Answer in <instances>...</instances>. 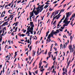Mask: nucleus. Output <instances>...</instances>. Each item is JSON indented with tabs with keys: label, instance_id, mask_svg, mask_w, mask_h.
Listing matches in <instances>:
<instances>
[{
	"label": "nucleus",
	"instance_id": "nucleus-1",
	"mask_svg": "<svg viewBox=\"0 0 75 75\" xmlns=\"http://www.w3.org/2000/svg\"><path fill=\"white\" fill-rule=\"evenodd\" d=\"M35 7H34L33 9V11H32V12H30V14H31V13H34L35 15H38L39 13L40 12V9H38V8L37 10L35 11Z\"/></svg>",
	"mask_w": 75,
	"mask_h": 75
},
{
	"label": "nucleus",
	"instance_id": "nucleus-2",
	"mask_svg": "<svg viewBox=\"0 0 75 75\" xmlns=\"http://www.w3.org/2000/svg\"><path fill=\"white\" fill-rule=\"evenodd\" d=\"M43 5H42L41 6H40V5H39L38 7V9H39V11L40 12H41V11L43 10Z\"/></svg>",
	"mask_w": 75,
	"mask_h": 75
},
{
	"label": "nucleus",
	"instance_id": "nucleus-3",
	"mask_svg": "<svg viewBox=\"0 0 75 75\" xmlns=\"http://www.w3.org/2000/svg\"><path fill=\"white\" fill-rule=\"evenodd\" d=\"M65 17V15H64L63 17L61 20H60V21L59 22V24L57 25V27H59V24L61 23V22H62V20H64Z\"/></svg>",
	"mask_w": 75,
	"mask_h": 75
},
{
	"label": "nucleus",
	"instance_id": "nucleus-4",
	"mask_svg": "<svg viewBox=\"0 0 75 75\" xmlns=\"http://www.w3.org/2000/svg\"><path fill=\"white\" fill-rule=\"evenodd\" d=\"M29 33H30L31 34H33V27H32V28H30V30H28Z\"/></svg>",
	"mask_w": 75,
	"mask_h": 75
},
{
	"label": "nucleus",
	"instance_id": "nucleus-5",
	"mask_svg": "<svg viewBox=\"0 0 75 75\" xmlns=\"http://www.w3.org/2000/svg\"><path fill=\"white\" fill-rule=\"evenodd\" d=\"M54 32H51V33L50 34V35L51 37H52V38H55L54 37H53L54 36V34H55V33H54Z\"/></svg>",
	"mask_w": 75,
	"mask_h": 75
},
{
	"label": "nucleus",
	"instance_id": "nucleus-6",
	"mask_svg": "<svg viewBox=\"0 0 75 75\" xmlns=\"http://www.w3.org/2000/svg\"><path fill=\"white\" fill-rule=\"evenodd\" d=\"M68 48L69 50H72L73 49V48H72V46L71 45H69Z\"/></svg>",
	"mask_w": 75,
	"mask_h": 75
},
{
	"label": "nucleus",
	"instance_id": "nucleus-7",
	"mask_svg": "<svg viewBox=\"0 0 75 75\" xmlns=\"http://www.w3.org/2000/svg\"><path fill=\"white\" fill-rule=\"evenodd\" d=\"M30 20H31V17H32L34 16V13H33V12L32 13H30Z\"/></svg>",
	"mask_w": 75,
	"mask_h": 75
},
{
	"label": "nucleus",
	"instance_id": "nucleus-8",
	"mask_svg": "<svg viewBox=\"0 0 75 75\" xmlns=\"http://www.w3.org/2000/svg\"><path fill=\"white\" fill-rule=\"evenodd\" d=\"M70 12L67 13H66V17H69V16H71V14H70Z\"/></svg>",
	"mask_w": 75,
	"mask_h": 75
},
{
	"label": "nucleus",
	"instance_id": "nucleus-9",
	"mask_svg": "<svg viewBox=\"0 0 75 75\" xmlns=\"http://www.w3.org/2000/svg\"><path fill=\"white\" fill-rule=\"evenodd\" d=\"M68 17H66L65 18L64 20L63 21V23H65L66 21H68Z\"/></svg>",
	"mask_w": 75,
	"mask_h": 75
},
{
	"label": "nucleus",
	"instance_id": "nucleus-10",
	"mask_svg": "<svg viewBox=\"0 0 75 75\" xmlns=\"http://www.w3.org/2000/svg\"><path fill=\"white\" fill-rule=\"evenodd\" d=\"M30 26H31V28H32V27H33H33H34V25L33 24V22H30Z\"/></svg>",
	"mask_w": 75,
	"mask_h": 75
},
{
	"label": "nucleus",
	"instance_id": "nucleus-11",
	"mask_svg": "<svg viewBox=\"0 0 75 75\" xmlns=\"http://www.w3.org/2000/svg\"><path fill=\"white\" fill-rule=\"evenodd\" d=\"M56 31L57 32H54V34H58V33H59V30L58 29Z\"/></svg>",
	"mask_w": 75,
	"mask_h": 75
},
{
	"label": "nucleus",
	"instance_id": "nucleus-12",
	"mask_svg": "<svg viewBox=\"0 0 75 75\" xmlns=\"http://www.w3.org/2000/svg\"><path fill=\"white\" fill-rule=\"evenodd\" d=\"M35 51H34V50H33V51L32 56L34 57V55H35Z\"/></svg>",
	"mask_w": 75,
	"mask_h": 75
},
{
	"label": "nucleus",
	"instance_id": "nucleus-13",
	"mask_svg": "<svg viewBox=\"0 0 75 75\" xmlns=\"http://www.w3.org/2000/svg\"><path fill=\"white\" fill-rule=\"evenodd\" d=\"M28 34V35H27L28 36H30V32L29 30H28L26 33V34Z\"/></svg>",
	"mask_w": 75,
	"mask_h": 75
},
{
	"label": "nucleus",
	"instance_id": "nucleus-14",
	"mask_svg": "<svg viewBox=\"0 0 75 75\" xmlns=\"http://www.w3.org/2000/svg\"><path fill=\"white\" fill-rule=\"evenodd\" d=\"M63 29H64V28L62 27H61V28H60L59 29V31H60L62 32V30H63Z\"/></svg>",
	"mask_w": 75,
	"mask_h": 75
},
{
	"label": "nucleus",
	"instance_id": "nucleus-15",
	"mask_svg": "<svg viewBox=\"0 0 75 75\" xmlns=\"http://www.w3.org/2000/svg\"><path fill=\"white\" fill-rule=\"evenodd\" d=\"M49 31H48L46 33V37H47L48 35V33H50V29H48Z\"/></svg>",
	"mask_w": 75,
	"mask_h": 75
},
{
	"label": "nucleus",
	"instance_id": "nucleus-16",
	"mask_svg": "<svg viewBox=\"0 0 75 75\" xmlns=\"http://www.w3.org/2000/svg\"><path fill=\"white\" fill-rule=\"evenodd\" d=\"M64 23H65L66 25H67V26L68 25V24H69V23H68V21H66Z\"/></svg>",
	"mask_w": 75,
	"mask_h": 75
},
{
	"label": "nucleus",
	"instance_id": "nucleus-17",
	"mask_svg": "<svg viewBox=\"0 0 75 75\" xmlns=\"http://www.w3.org/2000/svg\"><path fill=\"white\" fill-rule=\"evenodd\" d=\"M74 17L75 18V16H74V14H73L72 16L70 18V20H71L73 18H74Z\"/></svg>",
	"mask_w": 75,
	"mask_h": 75
},
{
	"label": "nucleus",
	"instance_id": "nucleus-18",
	"mask_svg": "<svg viewBox=\"0 0 75 75\" xmlns=\"http://www.w3.org/2000/svg\"><path fill=\"white\" fill-rule=\"evenodd\" d=\"M30 27L31 26H30L27 28V30H28V31H30V28H30Z\"/></svg>",
	"mask_w": 75,
	"mask_h": 75
},
{
	"label": "nucleus",
	"instance_id": "nucleus-19",
	"mask_svg": "<svg viewBox=\"0 0 75 75\" xmlns=\"http://www.w3.org/2000/svg\"><path fill=\"white\" fill-rule=\"evenodd\" d=\"M51 38L50 35L49 34L47 37V39H50Z\"/></svg>",
	"mask_w": 75,
	"mask_h": 75
},
{
	"label": "nucleus",
	"instance_id": "nucleus-20",
	"mask_svg": "<svg viewBox=\"0 0 75 75\" xmlns=\"http://www.w3.org/2000/svg\"><path fill=\"white\" fill-rule=\"evenodd\" d=\"M3 12L2 13L1 16V17H4V16H5V15L4 14L3 15V16H2V15H3Z\"/></svg>",
	"mask_w": 75,
	"mask_h": 75
},
{
	"label": "nucleus",
	"instance_id": "nucleus-21",
	"mask_svg": "<svg viewBox=\"0 0 75 75\" xmlns=\"http://www.w3.org/2000/svg\"><path fill=\"white\" fill-rule=\"evenodd\" d=\"M18 68H21V66H20V64H19V63H18Z\"/></svg>",
	"mask_w": 75,
	"mask_h": 75
},
{
	"label": "nucleus",
	"instance_id": "nucleus-22",
	"mask_svg": "<svg viewBox=\"0 0 75 75\" xmlns=\"http://www.w3.org/2000/svg\"><path fill=\"white\" fill-rule=\"evenodd\" d=\"M53 15H54V12H53L52 13V15L51 16H50V18H52V16H53Z\"/></svg>",
	"mask_w": 75,
	"mask_h": 75
},
{
	"label": "nucleus",
	"instance_id": "nucleus-23",
	"mask_svg": "<svg viewBox=\"0 0 75 75\" xmlns=\"http://www.w3.org/2000/svg\"><path fill=\"white\" fill-rule=\"evenodd\" d=\"M8 23V21H7L6 22H5L3 24V25H5V24H7Z\"/></svg>",
	"mask_w": 75,
	"mask_h": 75
},
{
	"label": "nucleus",
	"instance_id": "nucleus-24",
	"mask_svg": "<svg viewBox=\"0 0 75 75\" xmlns=\"http://www.w3.org/2000/svg\"><path fill=\"white\" fill-rule=\"evenodd\" d=\"M57 21H55L53 23V25H55V24H56V22Z\"/></svg>",
	"mask_w": 75,
	"mask_h": 75
},
{
	"label": "nucleus",
	"instance_id": "nucleus-25",
	"mask_svg": "<svg viewBox=\"0 0 75 75\" xmlns=\"http://www.w3.org/2000/svg\"><path fill=\"white\" fill-rule=\"evenodd\" d=\"M48 7V6L46 5L44 7V8H45V9H46Z\"/></svg>",
	"mask_w": 75,
	"mask_h": 75
},
{
	"label": "nucleus",
	"instance_id": "nucleus-26",
	"mask_svg": "<svg viewBox=\"0 0 75 75\" xmlns=\"http://www.w3.org/2000/svg\"><path fill=\"white\" fill-rule=\"evenodd\" d=\"M51 54H50L49 52L48 53V55L49 57H51Z\"/></svg>",
	"mask_w": 75,
	"mask_h": 75
},
{
	"label": "nucleus",
	"instance_id": "nucleus-27",
	"mask_svg": "<svg viewBox=\"0 0 75 75\" xmlns=\"http://www.w3.org/2000/svg\"><path fill=\"white\" fill-rule=\"evenodd\" d=\"M65 26H67V25H65V24H64L63 25V28H65Z\"/></svg>",
	"mask_w": 75,
	"mask_h": 75
},
{
	"label": "nucleus",
	"instance_id": "nucleus-28",
	"mask_svg": "<svg viewBox=\"0 0 75 75\" xmlns=\"http://www.w3.org/2000/svg\"><path fill=\"white\" fill-rule=\"evenodd\" d=\"M31 48H32V46H30L29 47L30 50L29 51H30L31 50Z\"/></svg>",
	"mask_w": 75,
	"mask_h": 75
},
{
	"label": "nucleus",
	"instance_id": "nucleus-29",
	"mask_svg": "<svg viewBox=\"0 0 75 75\" xmlns=\"http://www.w3.org/2000/svg\"><path fill=\"white\" fill-rule=\"evenodd\" d=\"M57 16H56L55 17H54L52 20V21H54V19H55V18H57Z\"/></svg>",
	"mask_w": 75,
	"mask_h": 75
},
{
	"label": "nucleus",
	"instance_id": "nucleus-30",
	"mask_svg": "<svg viewBox=\"0 0 75 75\" xmlns=\"http://www.w3.org/2000/svg\"><path fill=\"white\" fill-rule=\"evenodd\" d=\"M64 9H62L61 11H60V13H62V12H64Z\"/></svg>",
	"mask_w": 75,
	"mask_h": 75
},
{
	"label": "nucleus",
	"instance_id": "nucleus-31",
	"mask_svg": "<svg viewBox=\"0 0 75 75\" xmlns=\"http://www.w3.org/2000/svg\"><path fill=\"white\" fill-rule=\"evenodd\" d=\"M40 70H41L40 71H41V72H43V71H44L45 70V69H40Z\"/></svg>",
	"mask_w": 75,
	"mask_h": 75
},
{
	"label": "nucleus",
	"instance_id": "nucleus-32",
	"mask_svg": "<svg viewBox=\"0 0 75 75\" xmlns=\"http://www.w3.org/2000/svg\"><path fill=\"white\" fill-rule=\"evenodd\" d=\"M8 42H9V45H10V44H11L10 40H8Z\"/></svg>",
	"mask_w": 75,
	"mask_h": 75
},
{
	"label": "nucleus",
	"instance_id": "nucleus-33",
	"mask_svg": "<svg viewBox=\"0 0 75 75\" xmlns=\"http://www.w3.org/2000/svg\"><path fill=\"white\" fill-rule=\"evenodd\" d=\"M31 56H29V61H30V60H31Z\"/></svg>",
	"mask_w": 75,
	"mask_h": 75
},
{
	"label": "nucleus",
	"instance_id": "nucleus-34",
	"mask_svg": "<svg viewBox=\"0 0 75 75\" xmlns=\"http://www.w3.org/2000/svg\"><path fill=\"white\" fill-rule=\"evenodd\" d=\"M58 14V12L57 11L55 13V15H57V14Z\"/></svg>",
	"mask_w": 75,
	"mask_h": 75
},
{
	"label": "nucleus",
	"instance_id": "nucleus-35",
	"mask_svg": "<svg viewBox=\"0 0 75 75\" xmlns=\"http://www.w3.org/2000/svg\"><path fill=\"white\" fill-rule=\"evenodd\" d=\"M60 16H61V15L58 16L57 18H56L57 20H58L60 17Z\"/></svg>",
	"mask_w": 75,
	"mask_h": 75
},
{
	"label": "nucleus",
	"instance_id": "nucleus-36",
	"mask_svg": "<svg viewBox=\"0 0 75 75\" xmlns=\"http://www.w3.org/2000/svg\"><path fill=\"white\" fill-rule=\"evenodd\" d=\"M61 12H60L59 13V14H58L56 16H57V17H58V16H59V15H60V14H61Z\"/></svg>",
	"mask_w": 75,
	"mask_h": 75
},
{
	"label": "nucleus",
	"instance_id": "nucleus-37",
	"mask_svg": "<svg viewBox=\"0 0 75 75\" xmlns=\"http://www.w3.org/2000/svg\"><path fill=\"white\" fill-rule=\"evenodd\" d=\"M18 35H19V36H20V37H21V33H20L18 34Z\"/></svg>",
	"mask_w": 75,
	"mask_h": 75
},
{
	"label": "nucleus",
	"instance_id": "nucleus-38",
	"mask_svg": "<svg viewBox=\"0 0 75 75\" xmlns=\"http://www.w3.org/2000/svg\"><path fill=\"white\" fill-rule=\"evenodd\" d=\"M48 66V64L46 65V66H45V68H47V66Z\"/></svg>",
	"mask_w": 75,
	"mask_h": 75
},
{
	"label": "nucleus",
	"instance_id": "nucleus-39",
	"mask_svg": "<svg viewBox=\"0 0 75 75\" xmlns=\"http://www.w3.org/2000/svg\"><path fill=\"white\" fill-rule=\"evenodd\" d=\"M5 30V31H6V27H4L3 28V30L4 31Z\"/></svg>",
	"mask_w": 75,
	"mask_h": 75
},
{
	"label": "nucleus",
	"instance_id": "nucleus-40",
	"mask_svg": "<svg viewBox=\"0 0 75 75\" xmlns=\"http://www.w3.org/2000/svg\"><path fill=\"white\" fill-rule=\"evenodd\" d=\"M42 64V62H40L39 65H41V64Z\"/></svg>",
	"mask_w": 75,
	"mask_h": 75
},
{
	"label": "nucleus",
	"instance_id": "nucleus-41",
	"mask_svg": "<svg viewBox=\"0 0 75 75\" xmlns=\"http://www.w3.org/2000/svg\"><path fill=\"white\" fill-rule=\"evenodd\" d=\"M17 28H18V27H16V28H15V32H16L17 31Z\"/></svg>",
	"mask_w": 75,
	"mask_h": 75
},
{
	"label": "nucleus",
	"instance_id": "nucleus-42",
	"mask_svg": "<svg viewBox=\"0 0 75 75\" xmlns=\"http://www.w3.org/2000/svg\"><path fill=\"white\" fill-rule=\"evenodd\" d=\"M21 1V0L20 1H18L17 2V3L18 4L19 3H20Z\"/></svg>",
	"mask_w": 75,
	"mask_h": 75
},
{
	"label": "nucleus",
	"instance_id": "nucleus-43",
	"mask_svg": "<svg viewBox=\"0 0 75 75\" xmlns=\"http://www.w3.org/2000/svg\"><path fill=\"white\" fill-rule=\"evenodd\" d=\"M28 51H29V50H28L27 52H26L25 53L26 54H27V56H28Z\"/></svg>",
	"mask_w": 75,
	"mask_h": 75
},
{
	"label": "nucleus",
	"instance_id": "nucleus-44",
	"mask_svg": "<svg viewBox=\"0 0 75 75\" xmlns=\"http://www.w3.org/2000/svg\"><path fill=\"white\" fill-rule=\"evenodd\" d=\"M29 75H31V73L30 71H29Z\"/></svg>",
	"mask_w": 75,
	"mask_h": 75
},
{
	"label": "nucleus",
	"instance_id": "nucleus-45",
	"mask_svg": "<svg viewBox=\"0 0 75 75\" xmlns=\"http://www.w3.org/2000/svg\"><path fill=\"white\" fill-rule=\"evenodd\" d=\"M70 64V61H69L68 62V67H69V64Z\"/></svg>",
	"mask_w": 75,
	"mask_h": 75
},
{
	"label": "nucleus",
	"instance_id": "nucleus-46",
	"mask_svg": "<svg viewBox=\"0 0 75 75\" xmlns=\"http://www.w3.org/2000/svg\"><path fill=\"white\" fill-rule=\"evenodd\" d=\"M47 54V49L46 50V52H45V54Z\"/></svg>",
	"mask_w": 75,
	"mask_h": 75
},
{
	"label": "nucleus",
	"instance_id": "nucleus-47",
	"mask_svg": "<svg viewBox=\"0 0 75 75\" xmlns=\"http://www.w3.org/2000/svg\"><path fill=\"white\" fill-rule=\"evenodd\" d=\"M57 3V1H55L54 2H53V4H56Z\"/></svg>",
	"mask_w": 75,
	"mask_h": 75
},
{
	"label": "nucleus",
	"instance_id": "nucleus-48",
	"mask_svg": "<svg viewBox=\"0 0 75 75\" xmlns=\"http://www.w3.org/2000/svg\"><path fill=\"white\" fill-rule=\"evenodd\" d=\"M0 29L1 28H0V35L1 34V32L3 31V29H2V31H1V30H0Z\"/></svg>",
	"mask_w": 75,
	"mask_h": 75
},
{
	"label": "nucleus",
	"instance_id": "nucleus-49",
	"mask_svg": "<svg viewBox=\"0 0 75 75\" xmlns=\"http://www.w3.org/2000/svg\"><path fill=\"white\" fill-rule=\"evenodd\" d=\"M23 1L21 2V3H24L25 2V0H23Z\"/></svg>",
	"mask_w": 75,
	"mask_h": 75
},
{
	"label": "nucleus",
	"instance_id": "nucleus-50",
	"mask_svg": "<svg viewBox=\"0 0 75 75\" xmlns=\"http://www.w3.org/2000/svg\"><path fill=\"white\" fill-rule=\"evenodd\" d=\"M35 73L36 74H38V70H36V71H35Z\"/></svg>",
	"mask_w": 75,
	"mask_h": 75
},
{
	"label": "nucleus",
	"instance_id": "nucleus-51",
	"mask_svg": "<svg viewBox=\"0 0 75 75\" xmlns=\"http://www.w3.org/2000/svg\"><path fill=\"white\" fill-rule=\"evenodd\" d=\"M25 35H24L23 34H22L21 35V36H22V37H24V36H25Z\"/></svg>",
	"mask_w": 75,
	"mask_h": 75
},
{
	"label": "nucleus",
	"instance_id": "nucleus-52",
	"mask_svg": "<svg viewBox=\"0 0 75 75\" xmlns=\"http://www.w3.org/2000/svg\"><path fill=\"white\" fill-rule=\"evenodd\" d=\"M53 44H52V45L50 47L51 49H52V47H53Z\"/></svg>",
	"mask_w": 75,
	"mask_h": 75
},
{
	"label": "nucleus",
	"instance_id": "nucleus-53",
	"mask_svg": "<svg viewBox=\"0 0 75 75\" xmlns=\"http://www.w3.org/2000/svg\"><path fill=\"white\" fill-rule=\"evenodd\" d=\"M30 40L29 39L28 40V44H29L30 43Z\"/></svg>",
	"mask_w": 75,
	"mask_h": 75
},
{
	"label": "nucleus",
	"instance_id": "nucleus-54",
	"mask_svg": "<svg viewBox=\"0 0 75 75\" xmlns=\"http://www.w3.org/2000/svg\"><path fill=\"white\" fill-rule=\"evenodd\" d=\"M45 4H49V3L48 2H46Z\"/></svg>",
	"mask_w": 75,
	"mask_h": 75
},
{
	"label": "nucleus",
	"instance_id": "nucleus-55",
	"mask_svg": "<svg viewBox=\"0 0 75 75\" xmlns=\"http://www.w3.org/2000/svg\"><path fill=\"white\" fill-rule=\"evenodd\" d=\"M73 23V22H72V21H71V23L70 24V25H72Z\"/></svg>",
	"mask_w": 75,
	"mask_h": 75
},
{
	"label": "nucleus",
	"instance_id": "nucleus-56",
	"mask_svg": "<svg viewBox=\"0 0 75 75\" xmlns=\"http://www.w3.org/2000/svg\"><path fill=\"white\" fill-rule=\"evenodd\" d=\"M55 59H56V57H54L53 59V60L54 61Z\"/></svg>",
	"mask_w": 75,
	"mask_h": 75
},
{
	"label": "nucleus",
	"instance_id": "nucleus-57",
	"mask_svg": "<svg viewBox=\"0 0 75 75\" xmlns=\"http://www.w3.org/2000/svg\"><path fill=\"white\" fill-rule=\"evenodd\" d=\"M3 72H4V67L3 68Z\"/></svg>",
	"mask_w": 75,
	"mask_h": 75
},
{
	"label": "nucleus",
	"instance_id": "nucleus-58",
	"mask_svg": "<svg viewBox=\"0 0 75 75\" xmlns=\"http://www.w3.org/2000/svg\"><path fill=\"white\" fill-rule=\"evenodd\" d=\"M23 33H25V32H26V30H23Z\"/></svg>",
	"mask_w": 75,
	"mask_h": 75
},
{
	"label": "nucleus",
	"instance_id": "nucleus-59",
	"mask_svg": "<svg viewBox=\"0 0 75 75\" xmlns=\"http://www.w3.org/2000/svg\"><path fill=\"white\" fill-rule=\"evenodd\" d=\"M11 3L10 4H9L8 5V6H11Z\"/></svg>",
	"mask_w": 75,
	"mask_h": 75
},
{
	"label": "nucleus",
	"instance_id": "nucleus-60",
	"mask_svg": "<svg viewBox=\"0 0 75 75\" xmlns=\"http://www.w3.org/2000/svg\"><path fill=\"white\" fill-rule=\"evenodd\" d=\"M57 5H58V4H55L54 5L55 6L54 7H56V6H57Z\"/></svg>",
	"mask_w": 75,
	"mask_h": 75
},
{
	"label": "nucleus",
	"instance_id": "nucleus-61",
	"mask_svg": "<svg viewBox=\"0 0 75 75\" xmlns=\"http://www.w3.org/2000/svg\"><path fill=\"white\" fill-rule=\"evenodd\" d=\"M65 71L66 72H67V69L66 68L65 69Z\"/></svg>",
	"mask_w": 75,
	"mask_h": 75
},
{
	"label": "nucleus",
	"instance_id": "nucleus-62",
	"mask_svg": "<svg viewBox=\"0 0 75 75\" xmlns=\"http://www.w3.org/2000/svg\"><path fill=\"white\" fill-rule=\"evenodd\" d=\"M51 41V40L50 39H49V40L48 42H50V41Z\"/></svg>",
	"mask_w": 75,
	"mask_h": 75
},
{
	"label": "nucleus",
	"instance_id": "nucleus-63",
	"mask_svg": "<svg viewBox=\"0 0 75 75\" xmlns=\"http://www.w3.org/2000/svg\"><path fill=\"white\" fill-rule=\"evenodd\" d=\"M8 5H6L5 6V8H6V7H8Z\"/></svg>",
	"mask_w": 75,
	"mask_h": 75
},
{
	"label": "nucleus",
	"instance_id": "nucleus-64",
	"mask_svg": "<svg viewBox=\"0 0 75 75\" xmlns=\"http://www.w3.org/2000/svg\"><path fill=\"white\" fill-rule=\"evenodd\" d=\"M65 74V72H64L62 74L63 75H64V74Z\"/></svg>",
	"mask_w": 75,
	"mask_h": 75
}]
</instances>
